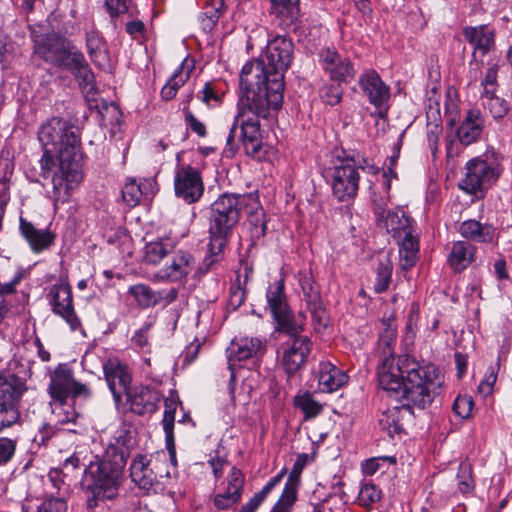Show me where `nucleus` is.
Segmentation results:
<instances>
[{"instance_id":"f257e3e1","label":"nucleus","mask_w":512,"mask_h":512,"mask_svg":"<svg viewBox=\"0 0 512 512\" xmlns=\"http://www.w3.org/2000/svg\"><path fill=\"white\" fill-rule=\"evenodd\" d=\"M38 140L43 149L40 175L51 177L53 201L65 203L83 178L79 129L68 120L51 117L39 127Z\"/></svg>"},{"instance_id":"f03ea898","label":"nucleus","mask_w":512,"mask_h":512,"mask_svg":"<svg viewBox=\"0 0 512 512\" xmlns=\"http://www.w3.org/2000/svg\"><path fill=\"white\" fill-rule=\"evenodd\" d=\"M293 43L277 36L266 46L262 59L244 65L240 74L241 105L266 116L283 102L284 71L291 63Z\"/></svg>"},{"instance_id":"7ed1b4c3","label":"nucleus","mask_w":512,"mask_h":512,"mask_svg":"<svg viewBox=\"0 0 512 512\" xmlns=\"http://www.w3.org/2000/svg\"><path fill=\"white\" fill-rule=\"evenodd\" d=\"M131 445L130 432L120 429L107 445L103 456H96L94 461L87 464L81 485L91 494L87 499L88 508L97 507L99 501L116 498Z\"/></svg>"},{"instance_id":"20e7f679","label":"nucleus","mask_w":512,"mask_h":512,"mask_svg":"<svg viewBox=\"0 0 512 512\" xmlns=\"http://www.w3.org/2000/svg\"><path fill=\"white\" fill-rule=\"evenodd\" d=\"M406 386L403 392V400L408 406L420 409L430 405L440 392L443 384V376L433 364H420L408 356L406 363Z\"/></svg>"},{"instance_id":"39448f33","label":"nucleus","mask_w":512,"mask_h":512,"mask_svg":"<svg viewBox=\"0 0 512 512\" xmlns=\"http://www.w3.org/2000/svg\"><path fill=\"white\" fill-rule=\"evenodd\" d=\"M299 317V322L290 325L291 330L283 327L274 330L279 341L277 357L289 376L294 375L306 364L312 351L311 339L302 334L305 330L306 315L300 312Z\"/></svg>"},{"instance_id":"423d86ee","label":"nucleus","mask_w":512,"mask_h":512,"mask_svg":"<svg viewBox=\"0 0 512 512\" xmlns=\"http://www.w3.org/2000/svg\"><path fill=\"white\" fill-rule=\"evenodd\" d=\"M248 204L249 196L233 193H224L211 204L208 232L216 244L228 243Z\"/></svg>"},{"instance_id":"0eeeda50","label":"nucleus","mask_w":512,"mask_h":512,"mask_svg":"<svg viewBox=\"0 0 512 512\" xmlns=\"http://www.w3.org/2000/svg\"><path fill=\"white\" fill-rule=\"evenodd\" d=\"M248 112L256 117L267 118L272 111L266 116L259 115L247 107H242L240 98L238 101V113L234 117V122L230 128L226 147L228 151L234 154L238 149L239 143H242L247 155L260 160L264 157L260 123L257 119L247 116Z\"/></svg>"},{"instance_id":"6e6552de","label":"nucleus","mask_w":512,"mask_h":512,"mask_svg":"<svg viewBox=\"0 0 512 512\" xmlns=\"http://www.w3.org/2000/svg\"><path fill=\"white\" fill-rule=\"evenodd\" d=\"M502 157L495 150H486L482 155L469 160L459 187L468 194H477L489 188L502 172Z\"/></svg>"},{"instance_id":"1a4fd4ad","label":"nucleus","mask_w":512,"mask_h":512,"mask_svg":"<svg viewBox=\"0 0 512 512\" xmlns=\"http://www.w3.org/2000/svg\"><path fill=\"white\" fill-rule=\"evenodd\" d=\"M408 355L394 356L381 359L378 367V382L380 387L397 399L403 400L406 384V363Z\"/></svg>"},{"instance_id":"9d476101","label":"nucleus","mask_w":512,"mask_h":512,"mask_svg":"<svg viewBox=\"0 0 512 512\" xmlns=\"http://www.w3.org/2000/svg\"><path fill=\"white\" fill-rule=\"evenodd\" d=\"M74 52L70 41L56 33L47 34L34 41V53L61 69L66 67Z\"/></svg>"},{"instance_id":"9b49d317","label":"nucleus","mask_w":512,"mask_h":512,"mask_svg":"<svg viewBox=\"0 0 512 512\" xmlns=\"http://www.w3.org/2000/svg\"><path fill=\"white\" fill-rule=\"evenodd\" d=\"M266 300L276 323L275 330L282 327L291 330L290 325L301 320L299 314L295 316L289 307L284 279H278L269 285Z\"/></svg>"},{"instance_id":"f8f14e48","label":"nucleus","mask_w":512,"mask_h":512,"mask_svg":"<svg viewBox=\"0 0 512 512\" xmlns=\"http://www.w3.org/2000/svg\"><path fill=\"white\" fill-rule=\"evenodd\" d=\"M174 189L175 195L187 204L198 202L204 192L200 171L191 165H178L175 170Z\"/></svg>"},{"instance_id":"ddd939ff","label":"nucleus","mask_w":512,"mask_h":512,"mask_svg":"<svg viewBox=\"0 0 512 512\" xmlns=\"http://www.w3.org/2000/svg\"><path fill=\"white\" fill-rule=\"evenodd\" d=\"M52 311L63 318L70 328L75 331L80 326L74 306L71 286L65 280L53 284L48 293Z\"/></svg>"},{"instance_id":"4468645a","label":"nucleus","mask_w":512,"mask_h":512,"mask_svg":"<svg viewBox=\"0 0 512 512\" xmlns=\"http://www.w3.org/2000/svg\"><path fill=\"white\" fill-rule=\"evenodd\" d=\"M359 173L350 162L335 166L332 174L333 195L339 201H348L357 195L359 188Z\"/></svg>"},{"instance_id":"2eb2a0df","label":"nucleus","mask_w":512,"mask_h":512,"mask_svg":"<svg viewBox=\"0 0 512 512\" xmlns=\"http://www.w3.org/2000/svg\"><path fill=\"white\" fill-rule=\"evenodd\" d=\"M103 372L116 404H120L130 390L132 375L129 368L117 358H111L103 364Z\"/></svg>"},{"instance_id":"dca6fc26","label":"nucleus","mask_w":512,"mask_h":512,"mask_svg":"<svg viewBox=\"0 0 512 512\" xmlns=\"http://www.w3.org/2000/svg\"><path fill=\"white\" fill-rule=\"evenodd\" d=\"M320 64L334 81L348 83L356 75V70L350 59L331 48H326L321 52Z\"/></svg>"},{"instance_id":"f3484780","label":"nucleus","mask_w":512,"mask_h":512,"mask_svg":"<svg viewBox=\"0 0 512 512\" xmlns=\"http://www.w3.org/2000/svg\"><path fill=\"white\" fill-rule=\"evenodd\" d=\"M195 264V258L188 251H172L169 261L159 270L157 277L162 280L180 281L195 270Z\"/></svg>"},{"instance_id":"a211bd4d","label":"nucleus","mask_w":512,"mask_h":512,"mask_svg":"<svg viewBox=\"0 0 512 512\" xmlns=\"http://www.w3.org/2000/svg\"><path fill=\"white\" fill-rule=\"evenodd\" d=\"M64 69L73 74L86 98L94 97L96 94L95 77L82 52L75 51Z\"/></svg>"},{"instance_id":"6ab92c4d","label":"nucleus","mask_w":512,"mask_h":512,"mask_svg":"<svg viewBox=\"0 0 512 512\" xmlns=\"http://www.w3.org/2000/svg\"><path fill=\"white\" fill-rule=\"evenodd\" d=\"M130 409L138 415L152 414L157 410L161 394L147 386H137L126 394Z\"/></svg>"},{"instance_id":"aec40b11","label":"nucleus","mask_w":512,"mask_h":512,"mask_svg":"<svg viewBox=\"0 0 512 512\" xmlns=\"http://www.w3.org/2000/svg\"><path fill=\"white\" fill-rule=\"evenodd\" d=\"M359 84L374 106L380 107L389 99V87L382 81L376 71L370 70L362 74L359 78Z\"/></svg>"},{"instance_id":"412c9836","label":"nucleus","mask_w":512,"mask_h":512,"mask_svg":"<svg viewBox=\"0 0 512 512\" xmlns=\"http://www.w3.org/2000/svg\"><path fill=\"white\" fill-rule=\"evenodd\" d=\"M266 351L265 344L259 338H242L233 342L229 348L228 362L231 367L236 361L260 357Z\"/></svg>"},{"instance_id":"4be33fe9","label":"nucleus","mask_w":512,"mask_h":512,"mask_svg":"<svg viewBox=\"0 0 512 512\" xmlns=\"http://www.w3.org/2000/svg\"><path fill=\"white\" fill-rule=\"evenodd\" d=\"M244 485V476L242 472L232 467L228 475V486L223 494H217L214 497L216 508L224 510L239 502Z\"/></svg>"},{"instance_id":"5701e85b","label":"nucleus","mask_w":512,"mask_h":512,"mask_svg":"<svg viewBox=\"0 0 512 512\" xmlns=\"http://www.w3.org/2000/svg\"><path fill=\"white\" fill-rule=\"evenodd\" d=\"M484 118L478 109L467 111L462 123L457 129V136L463 145H470L476 142L482 134Z\"/></svg>"},{"instance_id":"b1692460","label":"nucleus","mask_w":512,"mask_h":512,"mask_svg":"<svg viewBox=\"0 0 512 512\" xmlns=\"http://www.w3.org/2000/svg\"><path fill=\"white\" fill-rule=\"evenodd\" d=\"M461 236L469 241L488 244L497 238L496 228L489 223H481L475 219L463 221L459 227Z\"/></svg>"},{"instance_id":"393cba45","label":"nucleus","mask_w":512,"mask_h":512,"mask_svg":"<svg viewBox=\"0 0 512 512\" xmlns=\"http://www.w3.org/2000/svg\"><path fill=\"white\" fill-rule=\"evenodd\" d=\"M72 371L65 366H58L50 377L48 392L51 398L64 404L70 395L71 385H73Z\"/></svg>"},{"instance_id":"a878e982","label":"nucleus","mask_w":512,"mask_h":512,"mask_svg":"<svg viewBox=\"0 0 512 512\" xmlns=\"http://www.w3.org/2000/svg\"><path fill=\"white\" fill-rule=\"evenodd\" d=\"M464 38L474 49L484 55L494 46V29L489 25L468 26L463 28Z\"/></svg>"},{"instance_id":"bb28decb","label":"nucleus","mask_w":512,"mask_h":512,"mask_svg":"<svg viewBox=\"0 0 512 512\" xmlns=\"http://www.w3.org/2000/svg\"><path fill=\"white\" fill-rule=\"evenodd\" d=\"M20 231L23 237L28 241L34 252H41L49 248L55 239V235L48 230L37 229L34 225L20 218Z\"/></svg>"},{"instance_id":"cd10ccee","label":"nucleus","mask_w":512,"mask_h":512,"mask_svg":"<svg viewBox=\"0 0 512 512\" xmlns=\"http://www.w3.org/2000/svg\"><path fill=\"white\" fill-rule=\"evenodd\" d=\"M348 376L330 362L321 363L318 370V383L322 391L333 392L343 386Z\"/></svg>"},{"instance_id":"c85d7f7f","label":"nucleus","mask_w":512,"mask_h":512,"mask_svg":"<svg viewBox=\"0 0 512 512\" xmlns=\"http://www.w3.org/2000/svg\"><path fill=\"white\" fill-rule=\"evenodd\" d=\"M26 390L25 384L15 375H0V414L12 401H19Z\"/></svg>"},{"instance_id":"c756f323","label":"nucleus","mask_w":512,"mask_h":512,"mask_svg":"<svg viewBox=\"0 0 512 512\" xmlns=\"http://www.w3.org/2000/svg\"><path fill=\"white\" fill-rule=\"evenodd\" d=\"M86 46L88 54L94 64L106 67L109 63L107 43L102 35L95 29L86 31Z\"/></svg>"},{"instance_id":"7c9ffc66","label":"nucleus","mask_w":512,"mask_h":512,"mask_svg":"<svg viewBox=\"0 0 512 512\" xmlns=\"http://www.w3.org/2000/svg\"><path fill=\"white\" fill-rule=\"evenodd\" d=\"M377 224L385 228L394 238H401L403 234L412 229L411 219L398 209L387 211L383 219L377 220Z\"/></svg>"},{"instance_id":"2f4dec72","label":"nucleus","mask_w":512,"mask_h":512,"mask_svg":"<svg viewBox=\"0 0 512 512\" xmlns=\"http://www.w3.org/2000/svg\"><path fill=\"white\" fill-rule=\"evenodd\" d=\"M399 243L400 268L404 271L411 269L418 260L419 243L412 234V229L397 238Z\"/></svg>"},{"instance_id":"473e14b6","label":"nucleus","mask_w":512,"mask_h":512,"mask_svg":"<svg viewBox=\"0 0 512 512\" xmlns=\"http://www.w3.org/2000/svg\"><path fill=\"white\" fill-rule=\"evenodd\" d=\"M152 190L153 180L142 179L138 181L135 178H129L122 188V197L128 206L135 207L139 204L142 196L152 193Z\"/></svg>"},{"instance_id":"72a5a7b5","label":"nucleus","mask_w":512,"mask_h":512,"mask_svg":"<svg viewBox=\"0 0 512 512\" xmlns=\"http://www.w3.org/2000/svg\"><path fill=\"white\" fill-rule=\"evenodd\" d=\"M130 475L132 480L142 489H149L156 481V475L145 455H138L134 458L130 467Z\"/></svg>"},{"instance_id":"f704fd0d","label":"nucleus","mask_w":512,"mask_h":512,"mask_svg":"<svg viewBox=\"0 0 512 512\" xmlns=\"http://www.w3.org/2000/svg\"><path fill=\"white\" fill-rule=\"evenodd\" d=\"M177 402L173 399L165 400V411L162 419L163 430L165 432L166 447L169 451L171 461L176 462L174 422Z\"/></svg>"},{"instance_id":"c9c22d12","label":"nucleus","mask_w":512,"mask_h":512,"mask_svg":"<svg viewBox=\"0 0 512 512\" xmlns=\"http://www.w3.org/2000/svg\"><path fill=\"white\" fill-rule=\"evenodd\" d=\"M249 196L250 211L248 214V224L251 232V236L254 239H259L265 235L266 232V220L265 212L260 206L258 199L253 195Z\"/></svg>"},{"instance_id":"e433bc0d","label":"nucleus","mask_w":512,"mask_h":512,"mask_svg":"<svg viewBox=\"0 0 512 512\" xmlns=\"http://www.w3.org/2000/svg\"><path fill=\"white\" fill-rule=\"evenodd\" d=\"M475 247L465 241H458L453 244L449 254V263L455 271L466 268L474 258Z\"/></svg>"},{"instance_id":"4c0bfd02","label":"nucleus","mask_w":512,"mask_h":512,"mask_svg":"<svg viewBox=\"0 0 512 512\" xmlns=\"http://www.w3.org/2000/svg\"><path fill=\"white\" fill-rule=\"evenodd\" d=\"M410 406L403 405V407H392L383 411L379 418V425L382 430L386 431L390 437L400 434L403 430L401 418L402 412L409 409Z\"/></svg>"},{"instance_id":"58836bf2","label":"nucleus","mask_w":512,"mask_h":512,"mask_svg":"<svg viewBox=\"0 0 512 512\" xmlns=\"http://www.w3.org/2000/svg\"><path fill=\"white\" fill-rule=\"evenodd\" d=\"M191 69L184 61L173 73L169 81L163 86L161 96L164 100H170L175 97L178 89L186 82L190 76Z\"/></svg>"},{"instance_id":"ea45409f","label":"nucleus","mask_w":512,"mask_h":512,"mask_svg":"<svg viewBox=\"0 0 512 512\" xmlns=\"http://www.w3.org/2000/svg\"><path fill=\"white\" fill-rule=\"evenodd\" d=\"M283 476L284 470L271 478L259 492H257L246 504L241 507L240 512H255L265 501L271 491L280 484Z\"/></svg>"},{"instance_id":"a19ab883","label":"nucleus","mask_w":512,"mask_h":512,"mask_svg":"<svg viewBox=\"0 0 512 512\" xmlns=\"http://www.w3.org/2000/svg\"><path fill=\"white\" fill-rule=\"evenodd\" d=\"M226 245L227 243H221V245L220 243L216 244L213 237H209L208 253L195 271L198 276H202L215 269L221 260V253Z\"/></svg>"},{"instance_id":"79ce46f5","label":"nucleus","mask_w":512,"mask_h":512,"mask_svg":"<svg viewBox=\"0 0 512 512\" xmlns=\"http://www.w3.org/2000/svg\"><path fill=\"white\" fill-rule=\"evenodd\" d=\"M174 245L169 239H160L150 242L145 247L144 258L148 263L158 264L166 256L172 253Z\"/></svg>"},{"instance_id":"37998d69","label":"nucleus","mask_w":512,"mask_h":512,"mask_svg":"<svg viewBox=\"0 0 512 512\" xmlns=\"http://www.w3.org/2000/svg\"><path fill=\"white\" fill-rule=\"evenodd\" d=\"M224 7L223 0H207L202 12L199 16L200 22L204 30H211L217 23L222 9Z\"/></svg>"},{"instance_id":"c03bdc74","label":"nucleus","mask_w":512,"mask_h":512,"mask_svg":"<svg viewBox=\"0 0 512 512\" xmlns=\"http://www.w3.org/2000/svg\"><path fill=\"white\" fill-rule=\"evenodd\" d=\"M300 285L307 308L323 303L320 288L310 275H302L300 278Z\"/></svg>"},{"instance_id":"a18cd8bd","label":"nucleus","mask_w":512,"mask_h":512,"mask_svg":"<svg viewBox=\"0 0 512 512\" xmlns=\"http://www.w3.org/2000/svg\"><path fill=\"white\" fill-rule=\"evenodd\" d=\"M297 499V484L291 478L285 485L281 497L272 507L270 512H291Z\"/></svg>"},{"instance_id":"49530a36","label":"nucleus","mask_w":512,"mask_h":512,"mask_svg":"<svg viewBox=\"0 0 512 512\" xmlns=\"http://www.w3.org/2000/svg\"><path fill=\"white\" fill-rule=\"evenodd\" d=\"M129 293L134 297L135 301L142 308H148L157 305V297H159L157 291H153L149 286L145 284H137L131 286Z\"/></svg>"},{"instance_id":"de8ad7c7","label":"nucleus","mask_w":512,"mask_h":512,"mask_svg":"<svg viewBox=\"0 0 512 512\" xmlns=\"http://www.w3.org/2000/svg\"><path fill=\"white\" fill-rule=\"evenodd\" d=\"M481 101L484 109L488 110L494 119L503 118L509 110L507 102L496 96L495 92L482 94Z\"/></svg>"},{"instance_id":"09e8293b","label":"nucleus","mask_w":512,"mask_h":512,"mask_svg":"<svg viewBox=\"0 0 512 512\" xmlns=\"http://www.w3.org/2000/svg\"><path fill=\"white\" fill-rule=\"evenodd\" d=\"M272 9L279 17L293 22L298 17L299 0H270Z\"/></svg>"},{"instance_id":"8fccbe9b","label":"nucleus","mask_w":512,"mask_h":512,"mask_svg":"<svg viewBox=\"0 0 512 512\" xmlns=\"http://www.w3.org/2000/svg\"><path fill=\"white\" fill-rule=\"evenodd\" d=\"M392 270V263L388 259L379 262L374 283L375 292L382 293L388 289L391 283Z\"/></svg>"},{"instance_id":"3c124183","label":"nucleus","mask_w":512,"mask_h":512,"mask_svg":"<svg viewBox=\"0 0 512 512\" xmlns=\"http://www.w3.org/2000/svg\"><path fill=\"white\" fill-rule=\"evenodd\" d=\"M294 405L305 414L306 419L314 418L322 411V405L315 401L309 393L297 395L294 398Z\"/></svg>"},{"instance_id":"603ef678","label":"nucleus","mask_w":512,"mask_h":512,"mask_svg":"<svg viewBox=\"0 0 512 512\" xmlns=\"http://www.w3.org/2000/svg\"><path fill=\"white\" fill-rule=\"evenodd\" d=\"M316 333H324L330 326V317L323 303L308 308Z\"/></svg>"},{"instance_id":"864d4df0","label":"nucleus","mask_w":512,"mask_h":512,"mask_svg":"<svg viewBox=\"0 0 512 512\" xmlns=\"http://www.w3.org/2000/svg\"><path fill=\"white\" fill-rule=\"evenodd\" d=\"M390 189V181L387 180L385 182L384 186V193H376L373 192L372 194V204H373V211L376 217V220L383 219V217L387 214V211H390L387 209V205L389 202V195L388 191Z\"/></svg>"},{"instance_id":"5fc2aeb1","label":"nucleus","mask_w":512,"mask_h":512,"mask_svg":"<svg viewBox=\"0 0 512 512\" xmlns=\"http://www.w3.org/2000/svg\"><path fill=\"white\" fill-rule=\"evenodd\" d=\"M381 498V491L370 482H364L361 485L358 493L359 504L363 507H369L373 503L379 501Z\"/></svg>"},{"instance_id":"6e6d98bb","label":"nucleus","mask_w":512,"mask_h":512,"mask_svg":"<svg viewBox=\"0 0 512 512\" xmlns=\"http://www.w3.org/2000/svg\"><path fill=\"white\" fill-rule=\"evenodd\" d=\"M458 487L462 493H469L475 487L472 478V467L469 463L463 462L459 466L457 473Z\"/></svg>"},{"instance_id":"4d7b16f0","label":"nucleus","mask_w":512,"mask_h":512,"mask_svg":"<svg viewBox=\"0 0 512 512\" xmlns=\"http://www.w3.org/2000/svg\"><path fill=\"white\" fill-rule=\"evenodd\" d=\"M396 340V328L392 325H387L383 332L380 334L378 344L382 348V358L393 356L392 344Z\"/></svg>"},{"instance_id":"13d9d810","label":"nucleus","mask_w":512,"mask_h":512,"mask_svg":"<svg viewBox=\"0 0 512 512\" xmlns=\"http://www.w3.org/2000/svg\"><path fill=\"white\" fill-rule=\"evenodd\" d=\"M17 440L0 437V466L8 464L15 455Z\"/></svg>"},{"instance_id":"bf43d9fd","label":"nucleus","mask_w":512,"mask_h":512,"mask_svg":"<svg viewBox=\"0 0 512 512\" xmlns=\"http://www.w3.org/2000/svg\"><path fill=\"white\" fill-rule=\"evenodd\" d=\"M343 90L339 84L325 85L320 90L322 100L331 106L336 105L342 98Z\"/></svg>"},{"instance_id":"052dcab7","label":"nucleus","mask_w":512,"mask_h":512,"mask_svg":"<svg viewBox=\"0 0 512 512\" xmlns=\"http://www.w3.org/2000/svg\"><path fill=\"white\" fill-rule=\"evenodd\" d=\"M16 402L17 401H12L7 405L5 409H3L2 413H5V415L0 420V433L3 432L6 428H10L14 424L18 423L20 419V413L15 408Z\"/></svg>"},{"instance_id":"680f3d73","label":"nucleus","mask_w":512,"mask_h":512,"mask_svg":"<svg viewBox=\"0 0 512 512\" xmlns=\"http://www.w3.org/2000/svg\"><path fill=\"white\" fill-rule=\"evenodd\" d=\"M473 408V400L468 396H458L453 403L454 412L461 418H468Z\"/></svg>"},{"instance_id":"e2e57ef3","label":"nucleus","mask_w":512,"mask_h":512,"mask_svg":"<svg viewBox=\"0 0 512 512\" xmlns=\"http://www.w3.org/2000/svg\"><path fill=\"white\" fill-rule=\"evenodd\" d=\"M497 65H491L485 74L484 79L482 80L483 93L482 94H490L492 92H496L497 89Z\"/></svg>"},{"instance_id":"0e129e2a","label":"nucleus","mask_w":512,"mask_h":512,"mask_svg":"<svg viewBox=\"0 0 512 512\" xmlns=\"http://www.w3.org/2000/svg\"><path fill=\"white\" fill-rule=\"evenodd\" d=\"M67 504L61 498H49L41 503L37 512H66Z\"/></svg>"},{"instance_id":"69168bd1","label":"nucleus","mask_w":512,"mask_h":512,"mask_svg":"<svg viewBox=\"0 0 512 512\" xmlns=\"http://www.w3.org/2000/svg\"><path fill=\"white\" fill-rule=\"evenodd\" d=\"M497 379V372L494 367H490L487 371L485 378L481 381L478 386V392L486 397L492 394L493 386Z\"/></svg>"},{"instance_id":"338daca9","label":"nucleus","mask_w":512,"mask_h":512,"mask_svg":"<svg viewBox=\"0 0 512 512\" xmlns=\"http://www.w3.org/2000/svg\"><path fill=\"white\" fill-rule=\"evenodd\" d=\"M131 0H105V7L111 16L116 18L128 11Z\"/></svg>"},{"instance_id":"774afa93","label":"nucleus","mask_w":512,"mask_h":512,"mask_svg":"<svg viewBox=\"0 0 512 512\" xmlns=\"http://www.w3.org/2000/svg\"><path fill=\"white\" fill-rule=\"evenodd\" d=\"M185 121L190 129L195 132L199 137H205L207 135L206 126L204 123L199 121L191 111L184 108Z\"/></svg>"}]
</instances>
